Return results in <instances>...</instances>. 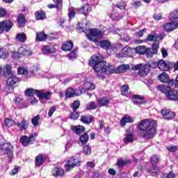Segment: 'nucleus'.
Listing matches in <instances>:
<instances>
[{
  "label": "nucleus",
  "instance_id": "obj_1",
  "mask_svg": "<svg viewBox=\"0 0 178 178\" xmlns=\"http://www.w3.org/2000/svg\"><path fill=\"white\" fill-rule=\"evenodd\" d=\"M138 129L140 135L143 138H154L156 134V121H150L148 119L143 120L139 122Z\"/></svg>",
  "mask_w": 178,
  "mask_h": 178
},
{
  "label": "nucleus",
  "instance_id": "obj_2",
  "mask_svg": "<svg viewBox=\"0 0 178 178\" xmlns=\"http://www.w3.org/2000/svg\"><path fill=\"white\" fill-rule=\"evenodd\" d=\"M90 65L92 66L96 74H98L100 69H102V66L106 65V62L102 60V56L101 54H95L92 56Z\"/></svg>",
  "mask_w": 178,
  "mask_h": 178
},
{
  "label": "nucleus",
  "instance_id": "obj_3",
  "mask_svg": "<svg viewBox=\"0 0 178 178\" xmlns=\"http://www.w3.org/2000/svg\"><path fill=\"white\" fill-rule=\"evenodd\" d=\"M19 79L16 76L14 72H10L8 74V78L6 81L7 87L8 90H14L15 87H17Z\"/></svg>",
  "mask_w": 178,
  "mask_h": 178
},
{
  "label": "nucleus",
  "instance_id": "obj_4",
  "mask_svg": "<svg viewBox=\"0 0 178 178\" xmlns=\"http://www.w3.org/2000/svg\"><path fill=\"white\" fill-rule=\"evenodd\" d=\"M38 134L36 132L31 134L29 136H23L20 139L19 141L22 144L24 147H27L29 144H34L35 142V137H37Z\"/></svg>",
  "mask_w": 178,
  "mask_h": 178
},
{
  "label": "nucleus",
  "instance_id": "obj_5",
  "mask_svg": "<svg viewBox=\"0 0 178 178\" xmlns=\"http://www.w3.org/2000/svg\"><path fill=\"white\" fill-rule=\"evenodd\" d=\"M104 33L98 29H90L89 33L86 34L88 40L97 42L98 38L103 37Z\"/></svg>",
  "mask_w": 178,
  "mask_h": 178
},
{
  "label": "nucleus",
  "instance_id": "obj_6",
  "mask_svg": "<svg viewBox=\"0 0 178 178\" xmlns=\"http://www.w3.org/2000/svg\"><path fill=\"white\" fill-rule=\"evenodd\" d=\"M134 70H138V74L140 77H146L149 72V65L145 64L143 66V64H138L134 66Z\"/></svg>",
  "mask_w": 178,
  "mask_h": 178
},
{
  "label": "nucleus",
  "instance_id": "obj_7",
  "mask_svg": "<svg viewBox=\"0 0 178 178\" xmlns=\"http://www.w3.org/2000/svg\"><path fill=\"white\" fill-rule=\"evenodd\" d=\"M115 70L116 69H115V67L113 65H106V64L103 65L102 67L99 70L97 76V77H101L102 79H104V76H105L106 73L113 74V73H115Z\"/></svg>",
  "mask_w": 178,
  "mask_h": 178
},
{
  "label": "nucleus",
  "instance_id": "obj_8",
  "mask_svg": "<svg viewBox=\"0 0 178 178\" xmlns=\"http://www.w3.org/2000/svg\"><path fill=\"white\" fill-rule=\"evenodd\" d=\"M1 151L7 155L9 159L13 158V146L10 143H6L1 147Z\"/></svg>",
  "mask_w": 178,
  "mask_h": 178
},
{
  "label": "nucleus",
  "instance_id": "obj_9",
  "mask_svg": "<svg viewBox=\"0 0 178 178\" xmlns=\"http://www.w3.org/2000/svg\"><path fill=\"white\" fill-rule=\"evenodd\" d=\"M13 27V23L10 20H5L0 22V34L3 31L8 33Z\"/></svg>",
  "mask_w": 178,
  "mask_h": 178
},
{
  "label": "nucleus",
  "instance_id": "obj_10",
  "mask_svg": "<svg viewBox=\"0 0 178 178\" xmlns=\"http://www.w3.org/2000/svg\"><path fill=\"white\" fill-rule=\"evenodd\" d=\"M73 113H71L70 115V119H72L73 120H76V119H79V117L80 116V114L79 113H76V111L80 108V102L79 101H75L72 105Z\"/></svg>",
  "mask_w": 178,
  "mask_h": 178
},
{
  "label": "nucleus",
  "instance_id": "obj_11",
  "mask_svg": "<svg viewBox=\"0 0 178 178\" xmlns=\"http://www.w3.org/2000/svg\"><path fill=\"white\" fill-rule=\"evenodd\" d=\"M173 67V63H170L169 61L165 62L163 60H161L158 61V67L161 71L168 72L170 69V67Z\"/></svg>",
  "mask_w": 178,
  "mask_h": 178
},
{
  "label": "nucleus",
  "instance_id": "obj_12",
  "mask_svg": "<svg viewBox=\"0 0 178 178\" xmlns=\"http://www.w3.org/2000/svg\"><path fill=\"white\" fill-rule=\"evenodd\" d=\"M146 40L150 42H154V43L162 42V40H163V35H159L156 33H152V34H149L147 35Z\"/></svg>",
  "mask_w": 178,
  "mask_h": 178
},
{
  "label": "nucleus",
  "instance_id": "obj_13",
  "mask_svg": "<svg viewBox=\"0 0 178 178\" xmlns=\"http://www.w3.org/2000/svg\"><path fill=\"white\" fill-rule=\"evenodd\" d=\"M99 43L100 47H102V48L106 49V53L108 55H112V54H115V50H113L112 47H111V42L108 40H103V41H100Z\"/></svg>",
  "mask_w": 178,
  "mask_h": 178
},
{
  "label": "nucleus",
  "instance_id": "obj_14",
  "mask_svg": "<svg viewBox=\"0 0 178 178\" xmlns=\"http://www.w3.org/2000/svg\"><path fill=\"white\" fill-rule=\"evenodd\" d=\"M83 90L85 91H92V90H95V84L91 82L90 79H86L82 85Z\"/></svg>",
  "mask_w": 178,
  "mask_h": 178
},
{
  "label": "nucleus",
  "instance_id": "obj_15",
  "mask_svg": "<svg viewBox=\"0 0 178 178\" xmlns=\"http://www.w3.org/2000/svg\"><path fill=\"white\" fill-rule=\"evenodd\" d=\"M15 105L17 106L18 109H24V108H27V104L24 102L23 99V96L19 95L15 99Z\"/></svg>",
  "mask_w": 178,
  "mask_h": 178
},
{
  "label": "nucleus",
  "instance_id": "obj_16",
  "mask_svg": "<svg viewBox=\"0 0 178 178\" xmlns=\"http://www.w3.org/2000/svg\"><path fill=\"white\" fill-rule=\"evenodd\" d=\"M161 114L163 116L164 119H166L167 120H170V119H174L175 116H176V115L173 111H170V110L168 108H163L161 111Z\"/></svg>",
  "mask_w": 178,
  "mask_h": 178
},
{
  "label": "nucleus",
  "instance_id": "obj_17",
  "mask_svg": "<svg viewBox=\"0 0 178 178\" xmlns=\"http://www.w3.org/2000/svg\"><path fill=\"white\" fill-rule=\"evenodd\" d=\"M17 52L19 55H23V56H29L31 54V50H30V47L26 45L21 47Z\"/></svg>",
  "mask_w": 178,
  "mask_h": 178
},
{
  "label": "nucleus",
  "instance_id": "obj_18",
  "mask_svg": "<svg viewBox=\"0 0 178 178\" xmlns=\"http://www.w3.org/2000/svg\"><path fill=\"white\" fill-rule=\"evenodd\" d=\"M65 175V171L62 169V168L55 167L52 170V175L54 177H62Z\"/></svg>",
  "mask_w": 178,
  "mask_h": 178
},
{
  "label": "nucleus",
  "instance_id": "obj_19",
  "mask_svg": "<svg viewBox=\"0 0 178 178\" xmlns=\"http://www.w3.org/2000/svg\"><path fill=\"white\" fill-rule=\"evenodd\" d=\"M129 69L130 65L127 64H122L115 68V73H117V74H119L120 73H126V72H127V70H129Z\"/></svg>",
  "mask_w": 178,
  "mask_h": 178
},
{
  "label": "nucleus",
  "instance_id": "obj_20",
  "mask_svg": "<svg viewBox=\"0 0 178 178\" xmlns=\"http://www.w3.org/2000/svg\"><path fill=\"white\" fill-rule=\"evenodd\" d=\"M15 124L19 130L22 131V130H27L29 127V121L24 118L22 120L21 122H16Z\"/></svg>",
  "mask_w": 178,
  "mask_h": 178
},
{
  "label": "nucleus",
  "instance_id": "obj_21",
  "mask_svg": "<svg viewBox=\"0 0 178 178\" xmlns=\"http://www.w3.org/2000/svg\"><path fill=\"white\" fill-rule=\"evenodd\" d=\"M42 51L43 54H52L56 52V47L52 45H45L43 46Z\"/></svg>",
  "mask_w": 178,
  "mask_h": 178
},
{
  "label": "nucleus",
  "instance_id": "obj_22",
  "mask_svg": "<svg viewBox=\"0 0 178 178\" xmlns=\"http://www.w3.org/2000/svg\"><path fill=\"white\" fill-rule=\"evenodd\" d=\"M134 120L129 115L124 116L120 120V126L124 127L127 123H133Z\"/></svg>",
  "mask_w": 178,
  "mask_h": 178
},
{
  "label": "nucleus",
  "instance_id": "obj_23",
  "mask_svg": "<svg viewBox=\"0 0 178 178\" xmlns=\"http://www.w3.org/2000/svg\"><path fill=\"white\" fill-rule=\"evenodd\" d=\"M177 22L168 23L164 25V30L166 31H173V30H175V29H177Z\"/></svg>",
  "mask_w": 178,
  "mask_h": 178
},
{
  "label": "nucleus",
  "instance_id": "obj_24",
  "mask_svg": "<svg viewBox=\"0 0 178 178\" xmlns=\"http://www.w3.org/2000/svg\"><path fill=\"white\" fill-rule=\"evenodd\" d=\"M109 104V98L103 97L97 99V105L100 108L102 106H106Z\"/></svg>",
  "mask_w": 178,
  "mask_h": 178
},
{
  "label": "nucleus",
  "instance_id": "obj_25",
  "mask_svg": "<svg viewBox=\"0 0 178 178\" xmlns=\"http://www.w3.org/2000/svg\"><path fill=\"white\" fill-rule=\"evenodd\" d=\"M74 46V44L72 40L65 41L62 46V49L65 51H72V48H73Z\"/></svg>",
  "mask_w": 178,
  "mask_h": 178
},
{
  "label": "nucleus",
  "instance_id": "obj_26",
  "mask_svg": "<svg viewBox=\"0 0 178 178\" xmlns=\"http://www.w3.org/2000/svg\"><path fill=\"white\" fill-rule=\"evenodd\" d=\"M52 95L51 92H41L39 91L38 93V97L39 99H51V96Z\"/></svg>",
  "mask_w": 178,
  "mask_h": 178
},
{
  "label": "nucleus",
  "instance_id": "obj_27",
  "mask_svg": "<svg viewBox=\"0 0 178 178\" xmlns=\"http://www.w3.org/2000/svg\"><path fill=\"white\" fill-rule=\"evenodd\" d=\"M135 49L136 52L137 54H139L140 55H144L145 52H149V51H151L150 49H147V47H145V46H139L136 47Z\"/></svg>",
  "mask_w": 178,
  "mask_h": 178
},
{
  "label": "nucleus",
  "instance_id": "obj_28",
  "mask_svg": "<svg viewBox=\"0 0 178 178\" xmlns=\"http://www.w3.org/2000/svg\"><path fill=\"white\" fill-rule=\"evenodd\" d=\"M158 79L161 83L166 84L169 80V75L166 72H162L158 76Z\"/></svg>",
  "mask_w": 178,
  "mask_h": 178
},
{
  "label": "nucleus",
  "instance_id": "obj_29",
  "mask_svg": "<svg viewBox=\"0 0 178 178\" xmlns=\"http://www.w3.org/2000/svg\"><path fill=\"white\" fill-rule=\"evenodd\" d=\"M17 23L20 27H24L26 24V15L24 14H19L17 17Z\"/></svg>",
  "mask_w": 178,
  "mask_h": 178
},
{
  "label": "nucleus",
  "instance_id": "obj_30",
  "mask_svg": "<svg viewBox=\"0 0 178 178\" xmlns=\"http://www.w3.org/2000/svg\"><path fill=\"white\" fill-rule=\"evenodd\" d=\"M47 159V157L44 155L40 154L36 156L35 162L37 166H41L44 163V161Z\"/></svg>",
  "mask_w": 178,
  "mask_h": 178
},
{
  "label": "nucleus",
  "instance_id": "obj_31",
  "mask_svg": "<svg viewBox=\"0 0 178 178\" xmlns=\"http://www.w3.org/2000/svg\"><path fill=\"white\" fill-rule=\"evenodd\" d=\"M134 140V136L132 133H128L125 135V138H124V143L125 144H129V143H133Z\"/></svg>",
  "mask_w": 178,
  "mask_h": 178
},
{
  "label": "nucleus",
  "instance_id": "obj_32",
  "mask_svg": "<svg viewBox=\"0 0 178 178\" xmlns=\"http://www.w3.org/2000/svg\"><path fill=\"white\" fill-rule=\"evenodd\" d=\"M47 35L44 32L36 33V41H45Z\"/></svg>",
  "mask_w": 178,
  "mask_h": 178
},
{
  "label": "nucleus",
  "instance_id": "obj_33",
  "mask_svg": "<svg viewBox=\"0 0 178 178\" xmlns=\"http://www.w3.org/2000/svg\"><path fill=\"white\" fill-rule=\"evenodd\" d=\"M76 95V92H74V90L72 88H68L65 90V97L66 98H72Z\"/></svg>",
  "mask_w": 178,
  "mask_h": 178
},
{
  "label": "nucleus",
  "instance_id": "obj_34",
  "mask_svg": "<svg viewBox=\"0 0 178 178\" xmlns=\"http://www.w3.org/2000/svg\"><path fill=\"white\" fill-rule=\"evenodd\" d=\"M36 20H44L46 19L47 15L44 11H38L35 13Z\"/></svg>",
  "mask_w": 178,
  "mask_h": 178
},
{
  "label": "nucleus",
  "instance_id": "obj_35",
  "mask_svg": "<svg viewBox=\"0 0 178 178\" xmlns=\"http://www.w3.org/2000/svg\"><path fill=\"white\" fill-rule=\"evenodd\" d=\"M39 90H34L33 88H28L25 91V95H27L28 97H33L34 94H37L38 95Z\"/></svg>",
  "mask_w": 178,
  "mask_h": 178
},
{
  "label": "nucleus",
  "instance_id": "obj_36",
  "mask_svg": "<svg viewBox=\"0 0 178 178\" xmlns=\"http://www.w3.org/2000/svg\"><path fill=\"white\" fill-rule=\"evenodd\" d=\"M78 12L79 13L84 15L85 16L88 15V4H86L82 6L81 8L79 9Z\"/></svg>",
  "mask_w": 178,
  "mask_h": 178
},
{
  "label": "nucleus",
  "instance_id": "obj_37",
  "mask_svg": "<svg viewBox=\"0 0 178 178\" xmlns=\"http://www.w3.org/2000/svg\"><path fill=\"white\" fill-rule=\"evenodd\" d=\"M72 131H74V133H76L77 134H80V133H83L85 130L84 127L83 126H74L72 127Z\"/></svg>",
  "mask_w": 178,
  "mask_h": 178
},
{
  "label": "nucleus",
  "instance_id": "obj_38",
  "mask_svg": "<svg viewBox=\"0 0 178 178\" xmlns=\"http://www.w3.org/2000/svg\"><path fill=\"white\" fill-rule=\"evenodd\" d=\"M16 38L19 42H25L26 40H27V36L24 33H21L17 35Z\"/></svg>",
  "mask_w": 178,
  "mask_h": 178
},
{
  "label": "nucleus",
  "instance_id": "obj_39",
  "mask_svg": "<svg viewBox=\"0 0 178 178\" xmlns=\"http://www.w3.org/2000/svg\"><path fill=\"white\" fill-rule=\"evenodd\" d=\"M91 120H92V116L91 115H89V116L82 115L81 117V121L83 123H86V124H89V123H91Z\"/></svg>",
  "mask_w": 178,
  "mask_h": 178
},
{
  "label": "nucleus",
  "instance_id": "obj_40",
  "mask_svg": "<svg viewBox=\"0 0 178 178\" xmlns=\"http://www.w3.org/2000/svg\"><path fill=\"white\" fill-rule=\"evenodd\" d=\"M67 163H71L72 165H74V166H80V160L72 157L67 161Z\"/></svg>",
  "mask_w": 178,
  "mask_h": 178
},
{
  "label": "nucleus",
  "instance_id": "obj_41",
  "mask_svg": "<svg viewBox=\"0 0 178 178\" xmlns=\"http://www.w3.org/2000/svg\"><path fill=\"white\" fill-rule=\"evenodd\" d=\"M169 19L171 22H173V20H178V10L172 11L169 15Z\"/></svg>",
  "mask_w": 178,
  "mask_h": 178
},
{
  "label": "nucleus",
  "instance_id": "obj_42",
  "mask_svg": "<svg viewBox=\"0 0 178 178\" xmlns=\"http://www.w3.org/2000/svg\"><path fill=\"white\" fill-rule=\"evenodd\" d=\"M149 173H152L153 176H156L159 173V168L156 165H152L149 170Z\"/></svg>",
  "mask_w": 178,
  "mask_h": 178
},
{
  "label": "nucleus",
  "instance_id": "obj_43",
  "mask_svg": "<svg viewBox=\"0 0 178 178\" xmlns=\"http://www.w3.org/2000/svg\"><path fill=\"white\" fill-rule=\"evenodd\" d=\"M177 82L176 80L175 79H168V81H167V84H168V90H170V88H172V87H176L177 86Z\"/></svg>",
  "mask_w": 178,
  "mask_h": 178
},
{
  "label": "nucleus",
  "instance_id": "obj_44",
  "mask_svg": "<svg viewBox=\"0 0 178 178\" xmlns=\"http://www.w3.org/2000/svg\"><path fill=\"white\" fill-rule=\"evenodd\" d=\"M40 120H41V116H40V115H35L32 118V124H33V126H38V124H40Z\"/></svg>",
  "mask_w": 178,
  "mask_h": 178
},
{
  "label": "nucleus",
  "instance_id": "obj_45",
  "mask_svg": "<svg viewBox=\"0 0 178 178\" xmlns=\"http://www.w3.org/2000/svg\"><path fill=\"white\" fill-rule=\"evenodd\" d=\"M83 154L84 155H91V146L88 145L83 146Z\"/></svg>",
  "mask_w": 178,
  "mask_h": 178
},
{
  "label": "nucleus",
  "instance_id": "obj_46",
  "mask_svg": "<svg viewBox=\"0 0 178 178\" xmlns=\"http://www.w3.org/2000/svg\"><path fill=\"white\" fill-rule=\"evenodd\" d=\"M88 134H87V133H85L81 136L80 142L81 143V144H86L88 142Z\"/></svg>",
  "mask_w": 178,
  "mask_h": 178
},
{
  "label": "nucleus",
  "instance_id": "obj_47",
  "mask_svg": "<svg viewBox=\"0 0 178 178\" xmlns=\"http://www.w3.org/2000/svg\"><path fill=\"white\" fill-rule=\"evenodd\" d=\"M86 108L88 111L97 109V104L95 103V102H91L87 104Z\"/></svg>",
  "mask_w": 178,
  "mask_h": 178
},
{
  "label": "nucleus",
  "instance_id": "obj_48",
  "mask_svg": "<svg viewBox=\"0 0 178 178\" xmlns=\"http://www.w3.org/2000/svg\"><path fill=\"white\" fill-rule=\"evenodd\" d=\"M8 51H6V49L2 48L0 49V58L1 59H6L8 58Z\"/></svg>",
  "mask_w": 178,
  "mask_h": 178
},
{
  "label": "nucleus",
  "instance_id": "obj_49",
  "mask_svg": "<svg viewBox=\"0 0 178 178\" xmlns=\"http://www.w3.org/2000/svg\"><path fill=\"white\" fill-rule=\"evenodd\" d=\"M159 48V42L153 43L152 46V54H157L158 49Z\"/></svg>",
  "mask_w": 178,
  "mask_h": 178
},
{
  "label": "nucleus",
  "instance_id": "obj_50",
  "mask_svg": "<svg viewBox=\"0 0 178 178\" xmlns=\"http://www.w3.org/2000/svg\"><path fill=\"white\" fill-rule=\"evenodd\" d=\"M121 92L122 95H125V96L129 95V86L127 85L123 86L121 89Z\"/></svg>",
  "mask_w": 178,
  "mask_h": 178
},
{
  "label": "nucleus",
  "instance_id": "obj_51",
  "mask_svg": "<svg viewBox=\"0 0 178 178\" xmlns=\"http://www.w3.org/2000/svg\"><path fill=\"white\" fill-rule=\"evenodd\" d=\"M5 123H6V126H7L8 127H12L13 124H16V123H15V121L13 120L9 119V118L6 119Z\"/></svg>",
  "mask_w": 178,
  "mask_h": 178
},
{
  "label": "nucleus",
  "instance_id": "obj_52",
  "mask_svg": "<svg viewBox=\"0 0 178 178\" xmlns=\"http://www.w3.org/2000/svg\"><path fill=\"white\" fill-rule=\"evenodd\" d=\"M68 58L71 60H73L74 59H76L77 58V50H74L72 51L69 55Z\"/></svg>",
  "mask_w": 178,
  "mask_h": 178
},
{
  "label": "nucleus",
  "instance_id": "obj_53",
  "mask_svg": "<svg viewBox=\"0 0 178 178\" xmlns=\"http://www.w3.org/2000/svg\"><path fill=\"white\" fill-rule=\"evenodd\" d=\"M150 161L152 163V165H156V163H158L159 162V156L156 155H154L151 159Z\"/></svg>",
  "mask_w": 178,
  "mask_h": 178
},
{
  "label": "nucleus",
  "instance_id": "obj_54",
  "mask_svg": "<svg viewBox=\"0 0 178 178\" xmlns=\"http://www.w3.org/2000/svg\"><path fill=\"white\" fill-rule=\"evenodd\" d=\"M127 163V161H123L122 159H119L117 161V165L118 168H122Z\"/></svg>",
  "mask_w": 178,
  "mask_h": 178
},
{
  "label": "nucleus",
  "instance_id": "obj_55",
  "mask_svg": "<svg viewBox=\"0 0 178 178\" xmlns=\"http://www.w3.org/2000/svg\"><path fill=\"white\" fill-rule=\"evenodd\" d=\"M55 111H56V106H53L49 108L48 112L49 118H52V115H54V113L55 112Z\"/></svg>",
  "mask_w": 178,
  "mask_h": 178
},
{
  "label": "nucleus",
  "instance_id": "obj_56",
  "mask_svg": "<svg viewBox=\"0 0 178 178\" xmlns=\"http://www.w3.org/2000/svg\"><path fill=\"white\" fill-rule=\"evenodd\" d=\"M131 51V49L129 47V46H127L122 49V54H124V56H127L129 55V52Z\"/></svg>",
  "mask_w": 178,
  "mask_h": 178
},
{
  "label": "nucleus",
  "instance_id": "obj_57",
  "mask_svg": "<svg viewBox=\"0 0 178 178\" xmlns=\"http://www.w3.org/2000/svg\"><path fill=\"white\" fill-rule=\"evenodd\" d=\"M18 74H27V69L20 67L17 70Z\"/></svg>",
  "mask_w": 178,
  "mask_h": 178
},
{
  "label": "nucleus",
  "instance_id": "obj_58",
  "mask_svg": "<svg viewBox=\"0 0 178 178\" xmlns=\"http://www.w3.org/2000/svg\"><path fill=\"white\" fill-rule=\"evenodd\" d=\"M176 177V175L173 173L172 172H170L168 174H164L163 176V178H175Z\"/></svg>",
  "mask_w": 178,
  "mask_h": 178
},
{
  "label": "nucleus",
  "instance_id": "obj_59",
  "mask_svg": "<svg viewBox=\"0 0 178 178\" xmlns=\"http://www.w3.org/2000/svg\"><path fill=\"white\" fill-rule=\"evenodd\" d=\"M117 7H118L119 9H120L121 10H124V9H126V3L124 2L118 3L117 4Z\"/></svg>",
  "mask_w": 178,
  "mask_h": 178
},
{
  "label": "nucleus",
  "instance_id": "obj_60",
  "mask_svg": "<svg viewBox=\"0 0 178 178\" xmlns=\"http://www.w3.org/2000/svg\"><path fill=\"white\" fill-rule=\"evenodd\" d=\"M170 152H176L177 151V146H170L167 147Z\"/></svg>",
  "mask_w": 178,
  "mask_h": 178
},
{
  "label": "nucleus",
  "instance_id": "obj_61",
  "mask_svg": "<svg viewBox=\"0 0 178 178\" xmlns=\"http://www.w3.org/2000/svg\"><path fill=\"white\" fill-rule=\"evenodd\" d=\"M65 168H66L67 172H70V170L74 168V165L70 163H67Z\"/></svg>",
  "mask_w": 178,
  "mask_h": 178
},
{
  "label": "nucleus",
  "instance_id": "obj_62",
  "mask_svg": "<svg viewBox=\"0 0 178 178\" xmlns=\"http://www.w3.org/2000/svg\"><path fill=\"white\" fill-rule=\"evenodd\" d=\"M68 16L70 19H74V17L76 16V11H74V10H70Z\"/></svg>",
  "mask_w": 178,
  "mask_h": 178
},
{
  "label": "nucleus",
  "instance_id": "obj_63",
  "mask_svg": "<svg viewBox=\"0 0 178 178\" xmlns=\"http://www.w3.org/2000/svg\"><path fill=\"white\" fill-rule=\"evenodd\" d=\"M29 101L31 102V104H32V105H34V104H37L38 102V100L33 96L29 99Z\"/></svg>",
  "mask_w": 178,
  "mask_h": 178
},
{
  "label": "nucleus",
  "instance_id": "obj_64",
  "mask_svg": "<svg viewBox=\"0 0 178 178\" xmlns=\"http://www.w3.org/2000/svg\"><path fill=\"white\" fill-rule=\"evenodd\" d=\"M19 172V167H15L10 172V175L11 176H15V175H17V173Z\"/></svg>",
  "mask_w": 178,
  "mask_h": 178
}]
</instances>
